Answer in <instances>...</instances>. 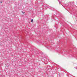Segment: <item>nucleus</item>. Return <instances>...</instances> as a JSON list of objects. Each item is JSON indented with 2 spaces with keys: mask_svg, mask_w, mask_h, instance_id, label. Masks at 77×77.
<instances>
[{
  "mask_svg": "<svg viewBox=\"0 0 77 77\" xmlns=\"http://www.w3.org/2000/svg\"><path fill=\"white\" fill-rule=\"evenodd\" d=\"M24 13H25L24 12V13H23V14H24Z\"/></svg>",
  "mask_w": 77,
  "mask_h": 77,
  "instance_id": "3",
  "label": "nucleus"
},
{
  "mask_svg": "<svg viewBox=\"0 0 77 77\" xmlns=\"http://www.w3.org/2000/svg\"><path fill=\"white\" fill-rule=\"evenodd\" d=\"M33 19H32L31 20V22H33Z\"/></svg>",
  "mask_w": 77,
  "mask_h": 77,
  "instance_id": "1",
  "label": "nucleus"
},
{
  "mask_svg": "<svg viewBox=\"0 0 77 77\" xmlns=\"http://www.w3.org/2000/svg\"><path fill=\"white\" fill-rule=\"evenodd\" d=\"M0 3H2V2H0Z\"/></svg>",
  "mask_w": 77,
  "mask_h": 77,
  "instance_id": "2",
  "label": "nucleus"
}]
</instances>
